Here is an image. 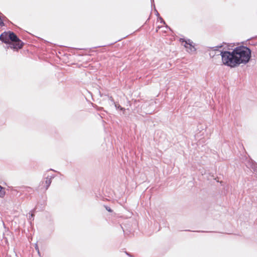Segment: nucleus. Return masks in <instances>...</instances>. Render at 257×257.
<instances>
[{
  "instance_id": "1",
  "label": "nucleus",
  "mask_w": 257,
  "mask_h": 257,
  "mask_svg": "<svg viewBox=\"0 0 257 257\" xmlns=\"http://www.w3.org/2000/svg\"><path fill=\"white\" fill-rule=\"evenodd\" d=\"M251 57L250 50L244 46L235 48L232 51H226V65L235 67L240 64H246Z\"/></svg>"
},
{
  "instance_id": "2",
  "label": "nucleus",
  "mask_w": 257,
  "mask_h": 257,
  "mask_svg": "<svg viewBox=\"0 0 257 257\" xmlns=\"http://www.w3.org/2000/svg\"><path fill=\"white\" fill-rule=\"evenodd\" d=\"M0 39L4 43L9 44L12 49L18 50L23 46V43L13 32H5L0 36Z\"/></svg>"
},
{
  "instance_id": "3",
  "label": "nucleus",
  "mask_w": 257,
  "mask_h": 257,
  "mask_svg": "<svg viewBox=\"0 0 257 257\" xmlns=\"http://www.w3.org/2000/svg\"><path fill=\"white\" fill-rule=\"evenodd\" d=\"M209 54L210 57H213L216 56V57L221 58L222 63L223 64H225L224 62V57L225 56L224 48L223 46H217L216 47L210 48L209 49Z\"/></svg>"
},
{
  "instance_id": "4",
  "label": "nucleus",
  "mask_w": 257,
  "mask_h": 257,
  "mask_svg": "<svg viewBox=\"0 0 257 257\" xmlns=\"http://www.w3.org/2000/svg\"><path fill=\"white\" fill-rule=\"evenodd\" d=\"M180 42L182 46H183L186 51L191 54L195 53L196 49L194 43L189 39H180Z\"/></svg>"
},
{
  "instance_id": "5",
  "label": "nucleus",
  "mask_w": 257,
  "mask_h": 257,
  "mask_svg": "<svg viewBox=\"0 0 257 257\" xmlns=\"http://www.w3.org/2000/svg\"><path fill=\"white\" fill-rule=\"evenodd\" d=\"M248 167L253 170V173L257 175V164L254 162L249 163Z\"/></svg>"
},
{
  "instance_id": "6",
  "label": "nucleus",
  "mask_w": 257,
  "mask_h": 257,
  "mask_svg": "<svg viewBox=\"0 0 257 257\" xmlns=\"http://www.w3.org/2000/svg\"><path fill=\"white\" fill-rule=\"evenodd\" d=\"M5 195V189L0 186V197H3Z\"/></svg>"
},
{
  "instance_id": "7",
  "label": "nucleus",
  "mask_w": 257,
  "mask_h": 257,
  "mask_svg": "<svg viewBox=\"0 0 257 257\" xmlns=\"http://www.w3.org/2000/svg\"><path fill=\"white\" fill-rule=\"evenodd\" d=\"M46 183L47 184V186H48L50 183H51V180L50 179H47L46 180Z\"/></svg>"
},
{
  "instance_id": "8",
  "label": "nucleus",
  "mask_w": 257,
  "mask_h": 257,
  "mask_svg": "<svg viewBox=\"0 0 257 257\" xmlns=\"http://www.w3.org/2000/svg\"><path fill=\"white\" fill-rule=\"evenodd\" d=\"M158 20H159V21H160L161 23H163L164 24H165V22L163 20V19H162V18H161V17H159V18H158Z\"/></svg>"
},
{
  "instance_id": "9",
  "label": "nucleus",
  "mask_w": 257,
  "mask_h": 257,
  "mask_svg": "<svg viewBox=\"0 0 257 257\" xmlns=\"http://www.w3.org/2000/svg\"><path fill=\"white\" fill-rule=\"evenodd\" d=\"M115 107H116V108H117V109H120V110H123V109L122 107H120V106H119V105H116H116H115Z\"/></svg>"
},
{
  "instance_id": "10",
  "label": "nucleus",
  "mask_w": 257,
  "mask_h": 257,
  "mask_svg": "<svg viewBox=\"0 0 257 257\" xmlns=\"http://www.w3.org/2000/svg\"><path fill=\"white\" fill-rule=\"evenodd\" d=\"M228 46H229V45H228L227 46L226 45V47H228Z\"/></svg>"
}]
</instances>
